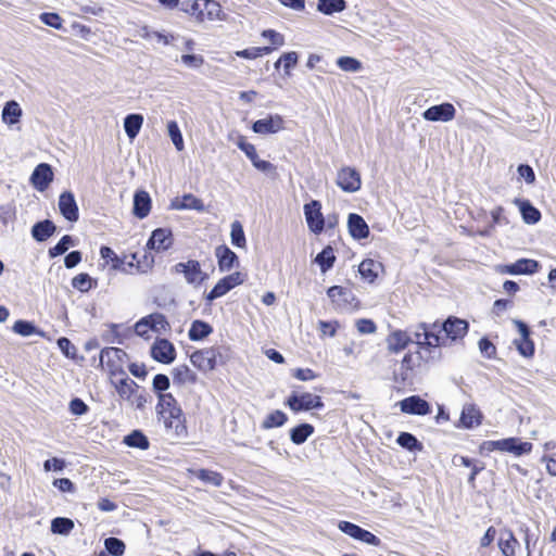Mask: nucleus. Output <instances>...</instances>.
<instances>
[{
  "label": "nucleus",
  "mask_w": 556,
  "mask_h": 556,
  "mask_svg": "<svg viewBox=\"0 0 556 556\" xmlns=\"http://www.w3.org/2000/svg\"><path fill=\"white\" fill-rule=\"evenodd\" d=\"M274 51V48L269 47H253L236 52V55L243 59H256L263 55H267Z\"/></svg>",
  "instance_id": "6e6d98bb"
},
{
  "label": "nucleus",
  "mask_w": 556,
  "mask_h": 556,
  "mask_svg": "<svg viewBox=\"0 0 556 556\" xmlns=\"http://www.w3.org/2000/svg\"><path fill=\"white\" fill-rule=\"evenodd\" d=\"M229 358V348L213 345L194 351L190 355L191 364L202 372L213 371L217 366L225 365Z\"/></svg>",
  "instance_id": "20e7f679"
},
{
  "label": "nucleus",
  "mask_w": 556,
  "mask_h": 556,
  "mask_svg": "<svg viewBox=\"0 0 556 556\" xmlns=\"http://www.w3.org/2000/svg\"><path fill=\"white\" fill-rule=\"evenodd\" d=\"M52 180L53 172L47 163L37 165L30 176V181L38 191H45Z\"/></svg>",
  "instance_id": "393cba45"
},
{
  "label": "nucleus",
  "mask_w": 556,
  "mask_h": 556,
  "mask_svg": "<svg viewBox=\"0 0 556 556\" xmlns=\"http://www.w3.org/2000/svg\"><path fill=\"white\" fill-rule=\"evenodd\" d=\"M287 420H288L287 415L282 410L276 409V410L270 412L265 417L262 426L265 429L277 428V427H281L282 425H285Z\"/></svg>",
  "instance_id": "3c124183"
},
{
  "label": "nucleus",
  "mask_w": 556,
  "mask_h": 556,
  "mask_svg": "<svg viewBox=\"0 0 556 556\" xmlns=\"http://www.w3.org/2000/svg\"><path fill=\"white\" fill-rule=\"evenodd\" d=\"M215 256L220 271H229L233 267L239 266V257L225 244L216 247Z\"/></svg>",
  "instance_id": "cd10ccee"
},
{
  "label": "nucleus",
  "mask_w": 556,
  "mask_h": 556,
  "mask_svg": "<svg viewBox=\"0 0 556 556\" xmlns=\"http://www.w3.org/2000/svg\"><path fill=\"white\" fill-rule=\"evenodd\" d=\"M230 237H231V243L235 247L241 248V249H244L247 247V239H245L244 230H243L242 224L239 220L232 222Z\"/></svg>",
  "instance_id": "603ef678"
},
{
  "label": "nucleus",
  "mask_w": 556,
  "mask_h": 556,
  "mask_svg": "<svg viewBox=\"0 0 556 556\" xmlns=\"http://www.w3.org/2000/svg\"><path fill=\"white\" fill-rule=\"evenodd\" d=\"M123 442L129 447L139 450H148L150 445L147 435L140 430H134L131 433L124 437Z\"/></svg>",
  "instance_id": "a19ab883"
},
{
  "label": "nucleus",
  "mask_w": 556,
  "mask_h": 556,
  "mask_svg": "<svg viewBox=\"0 0 556 556\" xmlns=\"http://www.w3.org/2000/svg\"><path fill=\"white\" fill-rule=\"evenodd\" d=\"M453 463L455 465H464L466 467H471V472L468 477V482L473 486L475 478L483 468L484 465L478 460H473L467 456L455 454L453 458Z\"/></svg>",
  "instance_id": "4c0bfd02"
},
{
  "label": "nucleus",
  "mask_w": 556,
  "mask_h": 556,
  "mask_svg": "<svg viewBox=\"0 0 556 556\" xmlns=\"http://www.w3.org/2000/svg\"><path fill=\"white\" fill-rule=\"evenodd\" d=\"M22 116V109L20 104L11 100L5 103L3 111H2V119L5 124L13 125L20 122V118Z\"/></svg>",
  "instance_id": "58836bf2"
},
{
  "label": "nucleus",
  "mask_w": 556,
  "mask_h": 556,
  "mask_svg": "<svg viewBox=\"0 0 556 556\" xmlns=\"http://www.w3.org/2000/svg\"><path fill=\"white\" fill-rule=\"evenodd\" d=\"M187 12L198 22L222 20V5L216 0H194Z\"/></svg>",
  "instance_id": "1a4fd4ad"
},
{
  "label": "nucleus",
  "mask_w": 556,
  "mask_h": 556,
  "mask_svg": "<svg viewBox=\"0 0 556 556\" xmlns=\"http://www.w3.org/2000/svg\"><path fill=\"white\" fill-rule=\"evenodd\" d=\"M336 260L334 251L331 245L325 247L323 251L315 257V262L319 265L323 273H326L332 268Z\"/></svg>",
  "instance_id": "ea45409f"
},
{
  "label": "nucleus",
  "mask_w": 556,
  "mask_h": 556,
  "mask_svg": "<svg viewBox=\"0 0 556 556\" xmlns=\"http://www.w3.org/2000/svg\"><path fill=\"white\" fill-rule=\"evenodd\" d=\"M283 128L285 121L279 114L269 115L266 118L257 119L252 125L253 131L261 135L276 134Z\"/></svg>",
  "instance_id": "4be33fe9"
},
{
  "label": "nucleus",
  "mask_w": 556,
  "mask_h": 556,
  "mask_svg": "<svg viewBox=\"0 0 556 556\" xmlns=\"http://www.w3.org/2000/svg\"><path fill=\"white\" fill-rule=\"evenodd\" d=\"M172 207L175 210H195L198 212L205 211L203 201L192 193H186L180 198H175V200L172 202Z\"/></svg>",
  "instance_id": "72a5a7b5"
},
{
  "label": "nucleus",
  "mask_w": 556,
  "mask_h": 556,
  "mask_svg": "<svg viewBox=\"0 0 556 556\" xmlns=\"http://www.w3.org/2000/svg\"><path fill=\"white\" fill-rule=\"evenodd\" d=\"M192 473L204 483L214 486H220L224 480L223 476L219 472L207 469L194 470L192 471Z\"/></svg>",
  "instance_id": "09e8293b"
},
{
  "label": "nucleus",
  "mask_w": 556,
  "mask_h": 556,
  "mask_svg": "<svg viewBox=\"0 0 556 556\" xmlns=\"http://www.w3.org/2000/svg\"><path fill=\"white\" fill-rule=\"evenodd\" d=\"M55 225L50 219L36 223L31 228V235L35 240L42 242L49 239L55 232Z\"/></svg>",
  "instance_id": "c9c22d12"
},
{
  "label": "nucleus",
  "mask_w": 556,
  "mask_h": 556,
  "mask_svg": "<svg viewBox=\"0 0 556 556\" xmlns=\"http://www.w3.org/2000/svg\"><path fill=\"white\" fill-rule=\"evenodd\" d=\"M481 412L475 405L468 404L462 410L459 422L465 428H472L481 424Z\"/></svg>",
  "instance_id": "f704fd0d"
},
{
  "label": "nucleus",
  "mask_w": 556,
  "mask_h": 556,
  "mask_svg": "<svg viewBox=\"0 0 556 556\" xmlns=\"http://www.w3.org/2000/svg\"><path fill=\"white\" fill-rule=\"evenodd\" d=\"M401 410L406 414L424 416L431 412V407L426 400L418 395H412L401 401Z\"/></svg>",
  "instance_id": "c85d7f7f"
},
{
  "label": "nucleus",
  "mask_w": 556,
  "mask_h": 556,
  "mask_svg": "<svg viewBox=\"0 0 556 556\" xmlns=\"http://www.w3.org/2000/svg\"><path fill=\"white\" fill-rule=\"evenodd\" d=\"M314 432V427L311 424H301L290 431V437L293 443L301 444Z\"/></svg>",
  "instance_id": "8fccbe9b"
},
{
  "label": "nucleus",
  "mask_w": 556,
  "mask_h": 556,
  "mask_svg": "<svg viewBox=\"0 0 556 556\" xmlns=\"http://www.w3.org/2000/svg\"><path fill=\"white\" fill-rule=\"evenodd\" d=\"M143 124V117L140 114H129L125 117L124 128L129 139H134L139 134Z\"/></svg>",
  "instance_id": "79ce46f5"
},
{
  "label": "nucleus",
  "mask_w": 556,
  "mask_h": 556,
  "mask_svg": "<svg viewBox=\"0 0 556 556\" xmlns=\"http://www.w3.org/2000/svg\"><path fill=\"white\" fill-rule=\"evenodd\" d=\"M345 8V0H318L317 3V10L326 15L342 12Z\"/></svg>",
  "instance_id": "49530a36"
},
{
  "label": "nucleus",
  "mask_w": 556,
  "mask_h": 556,
  "mask_svg": "<svg viewBox=\"0 0 556 556\" xmlns=\"http://www.w3.org/2000/svg\"><path fill=\"white\" fill-rule=\"evenodd\" d=\"M337 64L345 72H357L362 68V63L352 56H341L338 59Z\"/></svg>",
  "instance_id": "052dcab7"
},
{
  "label": "nucleus",
  "mask_w": 556,
  "mask_h": 556,
  "mask_svg": "<svg viewBox=\"0 0 556 556\" xmlns=\"http://www.w3.org/2000/svg\"><path fill=\"white\" fill-rule=\"evenodd\" d=\"M170 330L169 321L162 313L155 312L140 318L134 326L137 336L149 339L150 332L166 333Z\"/></svg>",
  "instance_id": "39448f33"
},
{
  "label": "nucleus",
  "mask_w": 556,
  "mask_h": 556,
  "mask_svg": "<svg viewBox=\"0 0 556 556\" xmlns=\"http://www.w3.org/2000/svg\"><path fill=\"white\" fill-rule=\"evenodd\" d=\"M327 295L330 299L332 307L337 311H358L362 307L361 301L353 291L343 286H332L328 288Z\"/></svg>",
  "instance_id": "423d86ee"
},
{
  "label": "nucleus",
  "mask_w": 556,
  "mask_h": 556,
  "mask_svg": "<svg viewBox=\"0 0 556 556\" xmlns=\"http://www.w3.org/2000/svg\"><path fill=\"white\" fill-rule=\"evenodd\" d=\"M70 245H74V240L70 235H65L54 247L49 249L48 254L51 258L56 257L64 254Z\"/></svg>",
  "instance_id": "4d7b16f0"
},
{
  "label": "nucleus",
  "mask_w": 556,
  "mask_h": 556,
  "mask_svg": "<svg viewBox=\"0 0 556 556\" xmlns=\"http://www.w3.org/2000/svg\"><path fill=\"white\" fill-rule=\"evenodd\" d=\"M356 329L362 334H370L376 332L377 326L371 319L361 318L356 321Z\"/></svg>",
  "instance_id": "774afa93"
},
{
  "label": "nucleus",
  "mask_w": 556,
  "mask_h": 556,
  "mask_svg": "<svg viewBox=\"0 0 556 556\" xmlns=\"http://www.w3.org/2000/svg\"><path fill=\"white\" fill-rule=\"evenodd\" d=\"M396 442L403 448H406L410 452L422 450V444L416 439V437L408 432H401L396 439Z\"/></svg>",
  "instance_id": "864d4df0"
},
{
  "label": "nucleus",
  "mask_w": 556,
  "mask_h": 556,
  "mask_svg": "<svg viewBox=\"0 0 556 556\" xmlns=\"http://www.w3.org/2000/svg\"><path fill=\"white\" fill-rule=\"evenodd\" d=\"M151 207L152 201L150 194L146 190L136 191L134 194V215L143 219L150 214Z\"/></svg>",
  "instance_id": "7c9ffc66"
},
{
  "label": "nucleus",
  "mask_w": 556,
  "mask_h": 556,
  "mask_svg": "<svg viewBox=\"0 0 556 556\" xmlns=\"http://www.w3.org/2000/svg\"><path fill=\"white\" fill-rule=\"evenodd\" d=\"M104 547L111 556H122L126 549L125 543L121 539L114 536H110L104 540Z\"/></svg>",
  "instance_id": "5fc2aeb1"
},
{
  "label": "nucleus",
  "mask_w": 556,
  "mask_h": 556,
  "mask_svg": "<svg viewBox=\"0 0 556 556\" xmlns=\"http://www.w3.org/2000/svg\"><path fill=\"white\" fill-rule=\"evenodd\" d=\"M286 405L295 413L301 410H309V409H321L325 405L319 395H315L312 393H303L298 395L295 393L291 394Z\"/></svg>",
  "instance_id": "4468645a"
},
{
  "label": "nucleus",
  "mask_w": 556,
  "mask_h": 556,
  "mask_svg": "<svg viewBox=\"0 0 556 556\" xmlns=\"http://www.w3.org/2000/svg\"><path fill=\"white\" fill-rule=\"evenodd\" d=\"M151 357L162 364H170L176 358L174 344L164 338H157L151 346Z\"/></svg>",
  "instance_id": "6ab92c4d"
},
{
  "label": "nucleus",
  "mask_w": 556,
  "mask_h": 556,
  "mask_svg": "<svg viewBox=\"0 0 556 556\" xmlns=\"http://www.w3.org/2000/svg\"><path fill=\"white\" fill-rule=\"evenodd\" d=\"M298 53L294 51L283 53L275 63V67L278 68L282 64L286 74H290V70L298 64Z\"/></svg>",
  "instance_id": "13d9d810"
},
{
  "label": "nucleus",
  "mask_w": 556,
  "mask_h": 556,
  "mask_svg": "<svg viewBox=\"0 0 556 556\" xmlns=\"http://www.w3.org/2000/svg\"><path fill=\"white\" fill-rule=\"evenodd\" d=\"M513 203L519 207L526 224L533 225L541 220V212L529 200L516 198Z\"/></svg>",
  "instance_id": "2f4dec72"
},
{
  "label": "nucleus",
  "mask_w": 556,
  "mask_h": 556,
  "mask_svg": "<svg viewBox=\"0 0 556 556\" xmlns=\"http://www.w3.org/2000/svg\"><path fill=\"white\" fill-rule=\"evenodd\" d=\"M74 527V521L66 517H55L51 521V532L54 534L68 535Z\"/></svg>",
  "instance_id": "a18cd8bd"
},
{
  "label": "nucleus",
  "mask_w": 556,
  "mask_h": 556,
  "mask_svg": "<svg viewBox=\"0 0 556 556\" xmlns=\"http://www.w3.org/2000/svg\"><path fill=\"white\" fill-rule=\"evenodd\" d=\"M237 147L244 152L247 157L252 162L253 166L264 173H273L276 172V166L269 161L261 160L257 155L255 146L250 143L247 138L242 135H239L237 138Z\"/></svg>",
  "instance_id": "2eb2a0df"
},
{
  "label": "nucleus",
  "mask_w": 556,
  "mask_h": 556,
  "mask_svg": "<svg viewBox=\"0 0 556 556\" xmlns=\"http://www.w3.org/2000/svg\"><path fill=\"white\" fill-rule=\"evenodd\" d=\"M382 270V263L377 262L372 258L363 260L358 266L361 277L368 283H374L378 279L379 274Z\"/></svg>",
  "instance_id": "473e14b6"
},
{
  "label": "nucleus",
  "mask_w": 556,
  "mask_h": 556,
  "mask_svg": "<svg viewBox=\"0 0 556 556\" xmlns=\"http://www.w3.org/2000/svg\"><path fill=\"white\" fill-rule=\"evenodd\" d=\"M156 415L166 429L175 438H186L188 434L185 414L172 393L159 395Z\"/></svg>",
  "instance_id": "f03ea898"
},
{
  "label": "nucleus",
  "mask_w": 556,
  "mask_h": 556,
  "mask_svg": "<svg viewBox=\"0 0 556 556\" xmlns=\"http://www.w3.org/2000/svg\"><path fill=\"white\" fill-rule=\"evenodd\" d=\"M532 450V443L521 442L517 438H508L498 441H486L480 446V451L488 452H530Z\"/></svg>",
  "instance_id": "9d476101"
},
{
  "label": "nucleus",
  "mask_w": 556,
  "mask_h": 556,
  "mask_svg": "<svg viewBox=\"0 0 556 556\" xmlns=\"http://www.w3.org/2000/svg\"><path fill=\"white\" fill-rule=\"evenodd\" d=\"M116 380H112V383L117 392L119 399L130 402L138 408H141L146 403V399L139 394V386L136 381L127 377L125 374Z\"/></svg>",
  "instance_id": "0eeeda50"
},
{
  "label": "nucleus",
  "mask_w": 556,
  "mask_h": 556,
  "mask_svg": "<svg viewBox=\"0 0 556 556\" xmlns=\"http://www.w3.org/2000/svg\"><path fill=\"white\" fill-rule=\"evenodd\" d=\"M168 135L178 151L184 150V138L180 132L179 126L175 121L167 124Z\"/></svg>",
  "instance_id": "bf43d9fd"
},
{
  "label": "nucleus",
  "mask_w": 556,
  "mask_h": 556,
  "mask_svg": "<svg viewBox=\"0 0 556 556\" xmlns=\"http://www.w3.org/2000/svg\"><path fill=\"white\" fill-rule=\"evenodd\" d=\"M97 285V280L87 273H80L72 279V287L80 292H88Z\"/></svg>",
  "instance_id": "37998d69"
},
{
  "label": "nucleus",
  "mask_w": 556,
  "mask_h": 556,
  "mask_svg": "<svg viewBox=\"0 0 556 556\" xmlns=\"http://www.w3.org/2000/svg\"><path fill=\"white\" fill-rule=\"evenodd\" d=\"M100 255L106 262L112 263L113 268H119L123 265V261L116 255V253L109 247H101Z\"/></svg>",
  "instance_id": "0e129e2a"
},
{
  "label": "nucleus",
  "mask_w": 556,
  "mask_h": 556,
  "mask_svg": "<svg viewBox=\"0 0 556 556\" xmlns=\"http://www.w3.org/2000/svg\"><path fill=\"white\" fill-rule=\"evenodd\" d=\"M174 243L173 232L169 228H157L152 231L147 247L156 252L168 250Z\"/></svg>",
  "instance_id": "aec40b11"
},
{
  "label": "nucleus",
  "mask_w": 556,
  "mask_h": 556,
  "mask_svg": "<svg viewBox=\"0 0 556 556\" xmlns=\"http://www.w3.org/2000/svg\"><path fill=\"white\" fill-rule=\"evenodd\" d=\"M262 36L265 39H268L270 41V43H271L270 48H274V50L278 49V48H280L281 46L285 45L283 36L280 33L276 31L274 29H265V30H263Z\"/></svg>",
  "instance_id": "69168bd1"
},
{
  "label": "nucleus",
  "mask_w": 556,
  "mask_h": 556,
  "mask_svg": "<svg viewBox=\"0 0 556 556\" xmlns=\"http://www.w3.org/2000/svg\"><path fill=\"white\" fill-rule=\"evenodd\" d=\"M212 332V327L202 320H194L191 324L188 336L192 341H199L207 337Z\"/></svg>",
  "instance_id": "c03bdc74"
},
{
  "label": "nucleus",
  "mask_w": 556,
  "mask_h": 556,
  "mask_svg": "<svg viewBox=\"0 0 556 556\" xmlns=\"http://www.w3.org/2000/svg\"><path fill=\"white\" fill-rule=\"evenodd\" d=\"M13 330L23 336V337H28V336H31L33 333H35V326L29 323V321H26V320H17L14 323L13 325Z\"/></svg>",
  "instance_id": "338daca9"
},
{
  "label": "nucleus",
  "mask_w": 556,
  "mask_h": 556,
  "mask_svg": "<svg viewBox=\"0 0 556 556\" xmlns=\"http://www.w3.org/2000/svg\"><path fill=\"white\" fill-rule=\"evenodd\" d=\"M515 325L520 333V339L515 340V345L520 355L532 357L534 355V342L530 338L529 327L521 320H516Z\"/></svg>",
  "instance_id": "5701e85b"
},
{
  "label": "nucleus",
  "mask_w": 556,
  "mask_h": 556,
  "mask_svg": "<svg viewBox=\"0 0 556 556\" xmlns=\"http://www.w3.org/2000/svg\"><path fill=\"white\" fill-rule=\"evenodd\" d=\"M336 184L342 191L353 193L361 189L362 177L356 168L343 166L337 173Z\"/></svg>",
  "instance_id": "ddd939ff"
},
{
  "label": "nucleus",
  "mask_w": 556,
  "mask_h": 556,
  "mask_svg": "<svg viewBox=\"0 0 556 556\" xmlns=\"http://www.w3.org/2000/svg\"><path fill=\"white\" fill-rule=\"evenodd\" d=\"M540 268L538 261L532 258H519L511 264H501L496 271L502 275H533Z\"/></svg>",
  "instance_id": "a211bd4d"
},
{
  "label": "nucleus",
  "mask_w": 556,
  "mask_h": 556,
  "mask_svg": "<svg viewBox=\"0 0 556 556\" xmlns=\"http://www.w3.org/2000/svg\"><path fill=\"white\" fill-rule=\"evenodd\" d=\"M519 532L523 534V542L527 556H531L539 541V531L533 532L526 523H521L519 526Z\"/></svg>",
  "instance_id": "de8ad7c7"
},
{
  "label": "nucleus",
  "mask_w": 556,
  "mask_h": 556,
  "mask_svg": "<svg viewBox=\"0 0 556 556\" xmlns=\"http://www.w3.org/2000/svg\"><path fill=\"white\" fill-rule=\"evenodd\" d=\"M415 343L417 349L415 352H407L401 361V376L403 380H406L415 369H419L424 366L435 363L439 359V355L432 351V348L426 345L425 338L417 331L414 333Z\"/></svg>",
  "instance_id": "7ed1b4c3"
},
{
  "label": "nucleus",
  "mask_w": 556,
  "mask_h": 556,
  "mask_svg": "<svg viewBox=\"0 0 556 556\" xmlns=\"http://www.w3.org/2000/svg\"><path fill=\"white\" fill-rule=\"evenodd\" d=\"M338 528L341 532L354 540L372 546H379L381 544V540L377 535L353 522L342 520L338 523Z\"/></svg>",
  "instance_id": "f3484780"
},
{
  "label": "nucleus",
  "mask_w": 556,
  "mask_h": 556,
  "mask_svg": "<svg viewBox=\"0 0 556 556\" xmlns=\"http://www.w3.org/2000/svg\"><path fill=\"white\" fill-rule=\"evenodd\" d=\"M456 110L452 103L445 102L427 109L422 116L430 122H450L455 117Z\"/></svg>",
  "instance_id": "412c9836"
},
{
  "label": "nucleus",
  "mask_w": 556,
  "mask_h": 556,
  "mask_svg": "<svg viewBox=\"0 0 556 556\" xmlns=\"http://www.w3.org/2000/svg\"><path fill=\"white\" fill-rule=\"evenodd\" d=\"M304 216L308 229L315 233L320 235L325 229V217L321 212V203L318 200H312L304 204Z\"/></svg>",
  "instance_id": "dca6fc26"
},
{
  "label": "nucleus",
  "mask_w": 556,
  "mask_h": 556,
  "mask_svg": "<svg viewBox=\"0 0 556 556\" xmlns=\"http://www.w3.org/2000/svg\"><path fill=\"white\" fill-rule=\"evenodd\" d=\"M413 342L407 331L396 329L387 337V349L391 354H397L404 351Z\"/></svg>",
  "instance_id": "a878e982"
},
{
  "label": "nucleus",
  "mask_w": 556,
  "mask_h": 556,
  "mask_svg": "<svg viewBox=\"0 0 556 556\" xmlns=\"http://www.w3.org/2000/svg\"><path fill=\"white\" fill-rule=\"evenodd\" d=\"M497 546L504 556H516L520 543L510 529L503 528L498 532Z\"/></svg>",
  "instance_id": "b1692460"
},
{
  "label": "nucleus",
  "mask_w": 556,
  "mask_h": 556,
  "mask_svg": "<svg viewBox=\"0 0 556 556\" xmlns=\"http://www.w3.org/2000/svg\"><path fill=\"white\" fill-rule=\"evenodd\" d=\"M348 228L351 237L356 240L366 239L369 236V227L367 223L356 213H351L349 215Z\"/></svg>",
  "instance_id": "c756f323"
},
{
  "label": "nucleus",
  "mask_w": 556,
  "mask_h": 556,
  "mask_svg": "<svg viewBox=\"0 0 556 556\" xmlns=\"http://www.w3.org/2000/svg\"><path fill=\"white\" fill-rule=\"evenodd\" d=\"M127 353L119 348H104L100 352V366L106 368L111 378L124 375L123 364Z\"/></svg>",
  "instance_id": "6e6552de"
},
{
  "label": "nucleus",
  "mask_w": 556,
  "mask_h": 556,
  "mask_svg": "<svg viewBox=\"0 0 556 556\" xmlns=\"http://www.w3.org/2000/svg\"><path fill=\"white\" fill-rule=\"evenodd\" d=\"M247 279V274L241 271H233L220 278L213 289L206 294L207 301H213L228 293L233 288L242 285Z\"/></svg>",
  "instance_id": "9b49d317"
},
{
  "label": "nucleus",
  "mask_w": 556,
  "mask_h": 556,
  "mask_svg": "<svg viewBox=\"0 0 556 556\" xmlns=\"http://www.w3.org/2000/svg\"><path fill=\"white\" fill-rule=\"evenodd\" d=\"M173 270L176 274H182L190 285L200 286L207 279V274L202 270L200 262L195 260L177 263Z\"/></svg>",
  "instance_id": "f8f14e48"
},
{
  "label": "nucleus",
  "mask_w": 556,
  "mask_h": 556,
  "mask_svg": "<svg viewBox=\"0 0 556 556\" xmlns=\"http://www.w3.org/2000/svg\"><path fill=\"white\" fill-rule=\"evenodd\" d=\"M40 21L46 25L53 27L55 29H61L63 27V20L58 13L53 12H45L40 14Z\"/></svg>",
  "instance_id": "e2e57ef3"
},
{
  "label": "nucleus",
  "mask_w": 556,
  "mask_h": 556,
  "mask_svg": "<svg viewBox=\"0 0 556 556\" xmlns=\"http://www.w3.org/2000/svg\"><path fill=\"white\" fill-rule=\"evenodd\" d=\"M59 208L61 214L68 222H77L79 218V211L75 201L74 194L70 191H64L59 198Z\"/></svg>",
  "instance_id": "bb28decb"
},
{
  "label": "nucleus",
  "mask_w": 556,
  "mask_h": 556,
  "mask_svg": "<svg viewBox=\"0 0 556 556\" xmlns=\"http://www.w3.org/2000/svg\"><path fill=\"white\" fill-rule=\"evenodd\" d=\"M417 329L425 338V344L441 357V348L456 345L465 339L469 331V323L457 316H448L446 319H437L433 323L421 321Z\"/></svg>",
  "instance_id": "f257e3e1"
},
{
  "label": "nucleus",
  "mask_w": 556,
  "mask_h": 556,
  "mask_svg": "<svg viewBox=\"0 0 556 556\" xmlns=\"http://www.w3.org/2000/svg\"><path fill=\"white\" fill-rule=\"evenodd\" d=\"M170 381L169 378L164 374H157L153 378L152 387L153 390L157 393V396L161 394H166L165 391L169 388Z\"/></svg>",
  "instance_id": "680f3d73"
},
{
  "label": "nucleus",
  "mask_w": 556,
  "mask_h": 556,
  "mask_svg": "<svg viewBox=\"0 0 556 556\" xmlns=\"http://www.w3.org/2000/svg\"><path fill=\"white\" fill-rule=\"evenodd\" d=\"M173 379L178 384H194L198 381V376L188 365L182 364L174 368Z\"/></svg>",
  "instance_id": "e433bc0d"
}]
</instances>
